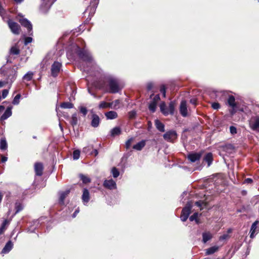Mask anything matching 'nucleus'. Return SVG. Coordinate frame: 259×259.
<instances>
[{"label": "nucleus", "instance_id": "1", "mask_svg": "<svg viewBox=\"0 0 259 259\" xmlns=\"http://www.w3.org/2000/svg\"><path fill=\"white\" fill-rule=\"evenodd\" d=\"M84 45V41L81 38H78L76 43V53L83 61L94 64V59L90 51L85 48Z\"/></svg>", "mask_w": 259, "mask_h": 259}, {"label": "nucleus", "instance_id": "2", "mask_svg": "<svg viewBox=\"0 0 259 259\" xmlns=\"http://www.w3.org/2000/svg\"><path fill=\"white\" fill-rule=\"evenodd\" d=\"M106 79L109 87V93L115 94L121 90L122 87L118 78L109 75L106 77Z\"/></svg>", "mask_w": 259, "mask_h": 259}, {"label": "nucleus", "instance_id": "3", "mask_svg": "<svg viewBox=\"0 0 259 259\" xmlns=\"http://www.w3.org/2000/svg\"><path fill=\"white\" fill-rule=\"evenodd\" d=\"M192 205L190 202H187L186 205L183 208L181 215V220L183 222H185L188 218Z\"/></svg>", "mask_w": 259, "mask_h": 259}, {"label": "nucleus", "instance_id": "4", "mask_svg": "<svg viewBox=\"0 0 259 259\" xmlns=\"http://www.w3.org/2000/svg\"><path fill=\"white\" fill-rule=\"evenodd\" d=\"M62 63L58 61H55L52 65L51 68V74L53 77L58 76L62 68Z\"/></svg>", "mask_w": 259, "mask_h": 259}, {"label": "nucleus", "instance_id": "5", "mask_svg": "<svg viewBox=\"0 0 259 259\" xmlns=\"http://www.w3.org/2000/svg\"><path fill=\"white\" fill-rule=\"evenodd\" d=\"M249 125L252 130L258 131L259 130V116H252L249 120Z\"/></svg>", "mask_w": 259, "mask_h": 259}, {"label": "nucleus", "instance_id": "6", "mask_svg": "<svg viewBox=\"0 0 259 259\" xmlns=\"http://www.w3.org/2000/svg\"><path fill=\"white\" fill-rule=\"evenodd\" d=\"M42 1V4L40 7V10L43 13H46L48 12L49 10L50 9L51 6L56 2L57 0H41Z\"/></svg>", "mask_w": 259, "mask_h": 259}, {"label": "nucleus", "instance_id": "7", "mask_svg": "<svg viewBox=\"0 0 259 259\" xmlns=\"http://www.w3.org/2000/svg\"><path fill=\"white\" fill-rule=\"evenodd\" d=\"M99 3V0H91L90 5L87 8L84 13L89 12V16H93L94 14Z\"/></svg>", "mask_w": 259, "mask_h": 259}, {"label": "nucleus", "instance_id": "8", "mask_svg": "<svg viewBox=\"0 0 259 259\" xmlns=\"http://www.w3.org/2000/svg\"><path fill=\"white\" fill-rule=\"evenodd\" d=\"M164 139L169 142H174L177 138V134L175 131L170 130L166 132L163 136Z\"/></svg>", "mask_w": 259, "mask_h": 259}, {"label": "nucleus", "instance_id": "9", "mask_svg": "<svg viewBox=\"0 0 259 259\" xmlns=\"http://www.w3.org/2000/svg\"><path fill=\"white\" fill-rule=\"evenodd\" d=\"M7 23L11 31L14 34L17 35L20 33V27L17 23L9 19L7 21Z\"/></svg>", "mask_w": 259, "mask_h": 259}, {"label": "nucleus", "instance_id": "10", "mask_svg": "<svg viewBox=\"0 0 259 259\" xmlns=\"http://www.w3.org/2000/svg\"><path fill=\"white\" fill-rule=\"evenodd\" d=\"M227 104L232 108L231 113L234 114L237 112V106L235 102V97L233 95H229L227 99Z\"/></svg>", "mask_w": 259, "mask_h": 259}, {"label": "nucleus", "instance_id": "11", "mask_svg": "<svg viewBox=\"0 0 259 259\" xmlns=\"http://www.w3.org/2000/svg\"><path fill=\"white\" fill-rule=\"evenodd\" d=\"M19 22L22 26L27 29L28 35H32V26L29 21L26 18H22L19 20Z\"/></svg>", "mask_w": 259, "mask_h": 259}, {"label": "nucleus", "instance_id": "12", "mask_svg": "<svg viewBox=\"0 0 259 259\" xmlns=\"http://www.w3.org/2000/svg\"><path fill=\"white\" fill-rule=\"evenodd\" d=\"M258 221H255L251 225L250 230V238H253L259 232Z\"/></svg>", "mask_w": 259, "mask_h": 259}, {"label": "nucleus", "instance_id": "13", "mask_svg": "<svg viewBox=\"0 0 259 259\" xmlns=\"http://www.w3.org/2000/svg\"><path fill=\"white\" fill-rule=\"evenodd\" d=\"M103 185L105 188L109 190L116 189L117 188L116 182L112 179L105 180L103 182Z\"/></svg>", "mask_w": 259, "mask_h": 259}, {"label": "nucleus", "instance_id": "14", "mask_svg": "<svg viewBox=\"0 0 259 259\" xmlns=\"http://www.w3.org/2000/svg\"><path fill=\"white\" fill-rule=\"evenodd\" d=\"M201 157V154L200 153L193 152L189 153L187 155V158L192 162H195L199 160Z\"/></svg>", "mask_w": 259, "mask_h": 259}, {"label": "nucleus", "instance_id": "15", "mask_svg": "<svg viewBox=\"0 0 259 259\" xmlns=\"http://www.w3.org/2000/svg\"><path fill=\"white\" fill-rule=\"evenodd\" d=\"M81 199L83 204L84 205H87V204L90 199V195L89 190L87 188H84L83 189Z\"/></svg>", "mask_w": 259, "mask_h": 259}, {"label": "nucleus", "instance_id": "16", "mask_svg": "<svg viewBox=\"0 0 259 259\" xmlns=\"http://www.w3.org/2000/svg\"><path fill=\"white\" fill-rule=\"evenodd\" d=\"M180 112L183 117H186L188 115L187 103L185 100H183L181 102Z\"/></svg>", "mask_w": 259, "mask_h": 259}, {"label": "nucleus", "instance_id": "17", "mask_svg": "<svg viewBox=\"0 0 259 259\" xmlns=\"http://www.w3.org/2000/svg\"><path fill=\"white\" fill-rule=\"evenodd\" d=\"M39 220H34L32 222L30 223V225L27 228V232L29 233L34 232L35 230L39 225Z\"/></svg>", "mask_w": 259, "mask_h": 259}, {"label": "nucleus", "instance_id": "18", "mask_svg": "<svg viewBox=\"0 0 259 259\" xmlns=\"http://www.w3.org/2000/svg\"><path fill=\"white\" fill-rule=\"evenodd\" d=\"M70 191L69 189H67L65 191H61L59 192V203L61 205L64 204V200L66 196L69 194Z\"/></svg>", "mask_w": 259, "mask_h": 259}, {"label": "nucleus", "instance_id": "19", "mask_svg": "<svg viewBox=\"0 0 259 259\" xmlns=\"http://www.w3.org/2000/svg\"><path fill=\"white\" fill-rule=\"evenodd\" d=\"M43 169L44 167L41 163H35L34 165V170L36 176H41L42 175Z\"/></svg>", "mask_w": 259, "mask_h": 259}, {"label": "nucleus", "instance_id": "20", "mask_svg": "<svg viewBox=\"0 0 259 259\" xmlns=\"http://www.w3.org/2000/svg\"><path fill=\"white\" fill-rule=\"evenodd\" d=\"M100 122V119L99 116L96 114L92 115L91 125L94 127H97L99 126Z\"/></svg>", "mask_w": 259, "mask_h": 259}, {"label": "nucleus", "instance_id": "21", "mask_svg": "<svg viewBox=\"0 0 259 259\" xmlns=\"http://www.w3.org/2000/svg\"><path fill=\"white\" fill-rule=\"evenodd\" d=\"M12 106L7 107V108L5 110L4 114L1 117V119H0L1 120H2V121L5 120L7 119V118H8L9 117H10L12 115Z\"/></svg>", "mask_w": 259, "mask_h": 259}, {"label": "nucleus", "instance_id": "22", "mask_svg": "<svg viewBox=\"0 0 259 259\" xmlns=\"http://www.w3.org/2000/svg\"><path fill=\"white\" fill-rule=\"evenodd\" d=\"M17 76V71L14 69H11L10 70V74L8 75L7 78V83H12L16 79Z\"/></svg>", "mask_w": 259, "mask_h": 259}, {"label": "nucleus", "instance_id": "23", "mask_svg": "<svg viewBox=\"0 0 259 259\" xmlns=\"http://www.w3.org/2000/svg\"><path fill=\"white\" fill-rule=\"evenodd\" d=\"M13 247V244L12 242L10 240L5 245L3 250H2V253L6 254L9 252Z\"/></svg>", "mask_w": 259, "mask_h": 259}, {"label": "nucleus", "instance_id": "24", "mask_svg": "<svg viewBox=\"0 0 259 259\" xmlns=\"http://www.w3.org/2000/svg\"><path fill=\"white\" fill-rule=\"evenodd\" d=\"M203 161H205L207 163L208 167L211 164L212 161L213 160L212 153L210 152L207 153L203 157Z\"/></svg>", "mask_w": 259, "mask_h": 259}, {"label": "nucleus", "instance_id": "25", "mask_svg": "<svg viewBox=\"0 0 259 259\" xmlns=\"http://www.w3.org/2000/svg\"><path fill=\"white\" fill-rule=\"evenodd\" d=\"M202 242L204 243H206L208 241L211 240L212 238V235L209 232H203L202 234Z\"/></svg>", "mask_w": 259, "mask_h": 259}, {"label": "nucleus", "instance_id": "26", "mask_svg": "<svg viewBox=\"0 0 259 259\" xmlns=\"http://www.w3.org/2000/svg\"><path fill=\"white\" fill-rule=\"evenodd\" d=\"M105 115L107 119H114L118 116L117 112L114 111L107 112L105 113Z\"/></svg>", "mask_w": 259, "mask_h": 259}, {"label": "nucleus", "instance_id": "27", "mask_svg": "<svg viewBox=\"0 0 259 259\" xmlns=\"http://www.w3.org/2000/svg\"><path fill=\"white\" fill-rule=\"evenodd\" d=\"M145 145L146 141L143 140L134 145L133 146V149L138 151H140L145 147Z\"/></svg>", "mask_w": 259, "mask_h": 259}, {"label": "nucleus", "instance_id": "28", "mask_svg": "<svg viewBox=\"0 0 259 259\" xmlns=\"http://www.w3.org/2000/svg\"><path fill=\"white\" fill-rule=\"evenodd\" d=\"M155 125L156 128L161 132H164L165 131L164 125L158 119L155 120Z\"/></svg>", "mask_w": 259, "mask_h": 259}, {"label": "nucleus", "instance_id": "29", "mask_svg": "<svg viewBox=\"0 0 259 259\" xmlns=\"http://www.w3.org/2000/svg\"><path fill=\"white\" fill-rule=\"evenodd\" d=\"M121 130L120 127L118 126H116L113 128L110 131V135L111 137H115L116 136L119 135L121 134Z\"/></svg>", "mask_w": 259, "mask_h": 259}, {"label": "nucleus", "instance_id": "30", "mask_svg": "<svg viewBox=\"0 0 259 259\" xmlns=\"http://www.w3.org/2000/svg\"><path fill=\"white\" fill-rule=\"evenodd\" d=\"M219 247L218 246H213L206 249V254L210 255L217 252L219 250Z\"/></svg>", "mask_w": 259, "mask_h": 259}, {"label": "nucleus", "instance_id": "31", "mask_svg": "<svg viewBox=\"0 0 259 259\" xmlns=\"http://www.w3.org/2000/svg\"><path fill=\"white\" fill-rule=\"evenodd\" d=\"M9 224V221L8 220L6 219L4 221L0 227V235L3 234L5 232Z\"/></svg>", "mask_w": 259, "mask_h": 259}, {"label": "nucleus", "instance_id": "32", "mask_svg": "<svg viewBox=\"0 0 259 259\" xmlns=\"http://www.w3.org/2000/svg\"><path fill=\"white\" fill-rule=\"evenodd\" d=\"M175 102L171 101L168 105V107L167 108L168 110V114L174 115L175 112Z\"/></svg>", "mask_w": 259, "mask_h": 259}, {"label": "nucleus", "instance_id": "33", "mask_svg": "<svg viewBox=\"0 0 259 259\" xmlns=\"http://www.w3.org/2000/svg\"><path fill=\"white\" fill-rule=\"evenodd\" d=\"M34 73L32 71H28L23 77V79L26 81H30L33 77Z\"/></svg>", "mask_w": 259, "mask_h": 259}, {"label": "nucleus", "instance_id": "34", "mask_svg": "<svg viewBox=\"0 0 259 259\" xmlns=\"http://www.w3.org/2000/svg\"><path fill=\"white\" fill-rule=\"evenodd\" d=\"M8 145L6 140L5 138H2L0 140V149L2 150H5L7 149Z\"/></svg>", "mask_w": 259, "mask_h": 259}, {"label": "nucleus", "instance_id": "35", "mask_svg": "<svg viewBox=\"0 0 259 259\" xmlns=\"http://www.w3.org/2000/svg\"><path fill=\"white\" fill-rule=\"evenodd\" d=\"M160 109L161 112L165 116L168 115V110L166 108L165 104L164 102H162L160 105Z\"/></svg>", "mask_w": 259, "mask_h": 259}, {"label": "nucleus", "instance_id": "36", "mask_svg": "<svg viewBox=\"0 0 259 259\" xmlns=\"http://www.w3.org/2000/svg\"><path fill=\"white\" fill-rule=\"evenodd\" d=\"M62 108L64 109H71L73 107V104L70 102H63L60 105Z\"/></svg>", "mask_w": 259, "mask_h": 259}, {"label": "nucleus", "instance_id": "37", "mask_svg": "<svg viewBox=\"0 0 259 259\" xmlns=\"http://www.w3.org/2000/svg\"><path fill=\"white\" fill-rule=\"evenodd\" d=\"M93 149V146L90 145L85 147L83 148L82 152L87 154L90 155L92 152V149Z\"/></svg>", "mask_w": 259, "mask_h": 259}, {"label": "nucleus", "instance_id": "38", "mask_svg": "<svg viewBox=\"0 0 259 259\" xmlns=\"http://www.w3.org/2000/svg\"><path fill=\"white\" fill-rule=\"evenodd\" d=\"M79 177L84 184H88L91 182V179L85 175L80 174Z\"/></svg>", "mask_w": 259, "mask_h": 259}, {"label": "nucleus", "instance_id": "39", "mask_svg": "<svg viewBox=\"0 0 259 259\" xmlns=\"http://www.w3.org/2000/svg\"><path fill=\"white\" fill-rule=\"evenodd\" d=\"M156 107H157V104L151 101L149 103L148 107H149V110L153 113L156 111Z\"/></svg>", "mask_w": 259, "mask_h": 259}, {"label": "nucleus", "instance_id": "40", "mask_svg": "<svg viewBox=\"0 0 259 259\" xmlns=\"http://www.w3.org/2000/svg\"><path fill=\"white\" fill-rule=\"evenodd\" d=\"M111 172L114 178H116L119 176V171L115 167L112 168Z\"/></svg>", "mask_w": 259, "mask_h": 259}, {"label": "nucleus", "instance_id": "41", "mask_svg": "<svg viewBox=\"0 0 259 259\" xmlns=\"http://www.w3.org/2000/svg\"><path fill=\"white\" fill-rule=\"evenodd\" d=\"M23 205L21 203H20L19 202H16L15 203V209H16L15 213H18L19 212L21 211L23 209Z\"/></svg>", "mask_w": 259, "mask_h": 259}, {"label": "nucleus", "instance_id": "42", "mask_svg": "<svg viewBox=\"0 0 259 259\" xmlns=\"http://www.w3.org/2000/svg\"><path fill=\"white\" fill-rule=\"evenodd\" d=\"M78 121L77 115L76 113H74L72 115L71 123L72 125H76Z\"/></svg>", "mask_w": 259, "mask_h": 259}, {"label": "nucleus", "instance_id": "43", "mask_svg": "<svg viewBox=\"0 0 259 259\" xmlns=\"http://www.w3.org/2000/svg\"><path fill=\"white\" fill-rule=\"evenodd\" d=\"M198 215V213L195 212L190 217L189 220L191 222L195 221L197 224H199V221H198V220L197 219Z\"/></svg>", "mask_w": 259, "mask_h": 259}, {"label": "nucleus", "instance_id": "44", "mask_svg": "<svg viewBox=\"0 0 259 259\" xmlns=\"http://www.w3.org/2000/svg\"><path fill=\"white\" fill-rule=\"evenodd\" d=\"M21 97L20 94H17L14 98L12 103L14 105H18L20 102V99Z\"/></svg>", "mask_w": 259, "mask_h": 259}, {"label": "nucleus", "instance_id": "45", "mask_svg": "<svg viewBox=\"0 0 259 259\" xmlns=\"http://www.w3.org/2000/svg\"><path fill=\"white\" fill-rule=\"evenodd\" d=\"M10 53L13 55H18L20 53V51L16 47H13L10 50Z\"/></svg>", "mask_w": 259, "mask_h": 259}, {"label": "nucleus", "instance_id": "46", "mask_svg": "<svg viewBox=\"0 0 259 259\" xmlns=\"http://www.w3.org/2000/svg\"><path fill=\"white\" fill-rule=\"evenodd\" d=\"M80 156V151L76 150L73 151V158L74 160H77Z\"/></svg>", "mask_w": 259, "mask_h": 259}, {"label": "nucleus", "instance_id": "47", "mask_svg": "<svg viewBox=\"0 0 259 259\" xmlns=\"http://www.w3.org/2000/svg\"><path fill=\"white\" fill-rule=\"evenodd\" d=\"M79 109L80 113L82 114L83 116H85L88 113V110L87 108L83 106H80Z\"/></svg>", "mask_w": 259, "mask_h": 259}, {"label": "nucleus", "instance_id": "48", "mask_svg": "<svg viewBox=\"0 0 259 259\" xmlns=\"http://www.w3.org/2000/svg\"><path fill=\"white\" fill-rule=\"evenodd\" d=\"M137 115V112L135 110H132L128 112V117L130 119L134 118Z\"/></svg>", "mask_w": 259, "mask_h": 259}, {"label": "nucleus", "instance_id": "49", "mask_svg": "<svg viewBox=\"0 0 259 259\" xmlns=\"http://www.w3.org/2000/svg\"><path fill=\"white\" fill-rule=\"evenodd\" d=\"M109 107V104L106 102H101L99 104L100 108H106Z\"/></svg>", "mask_w": 259, "mask_h": 259}, {"label": "nucleus", "instance_id": "50", "mask_svg": "<svg viewBox=\"0 0 259 259\" xmlns=\"http://www.w3.org/2000/svg\"><path fill=\"white\" fill-rule=\"evenodd\" d=\"M160 92L162 94L163 97H165L166 88L164 85H162L160 88Z\"/></svg>", "mask_w": 259, "mask_h": 259}, {"label": "nucleus", "instance_id": "51", "mask_svg": "<svg viewBox=\"0 0 259 259\" xmlns=\"http://www.w3.org/2000/svg\"><path fill=\"white\" fill-rule=\"evenodd\" d=\"M32 41V38L31 37H26L24 40V45H27L29 43H31Z\"/></svg>", "mask_w": 259, "mask_h": 259}, {"label": "nucleus", "instance_id": "52", "mask_svg": "<svg viewBox=\"0 0 259 259\" xmlns=\"http://www.w3.org/2000/svg\"><path fill=\"white\" fill-rule=\"evenodd\" d=\"M230 132L232 135H234L237 133V128L234 126H231L230 127Z\"/></svg>", "mask_w": 259, "mask_h": 259}, {"label": "nucleus", "instance_id": "53", "mask_svg": "<svg viewBox=\"0 0 259 259\" xmlns=\"http://www.w3.org/2000/svg\"><path fill=\"white\" fill-rule=\"evenodd\" d=\"M211 107L213 109L217 110L220 108V105L218 103L214 102L212 103Z\"/></svg>", "mask_w": 259, "mask_h": 259}, {"label": "nucleus", "instance_id": "54", "mask_svg": "<svg viewBox=\"0 0 259 259\" xmlns=\"http://www.w3.org/2000/svg\"><path fill=\"white\" fill-rule=\"evenodd\" d=\"M133 140V138H131L129 139L127 141H126V142L125 143V146L127 149H128L130 147Z\"/></svg>", "mask_w": 259, "mask_h": 259}, {"label": "nucleus", "instance_id": "55", "mask_svg": "<svg viewBox=\"0 0 259 259\" xmlns=\"http://www.w3.org/2000/svg\"><path fill=\"white\" fill-rule=\"evenodd\" d=\"M160 96L159 94H157L154 96L152 101L157 104L158 102L160 100Z\"/></svg>", "mask_w": 259, "mask_h": 259}, {"label": "nucleus", "instance_id": "56", "mask_svg": "<svg viewBox=\"0 0 259 259\" xmlns=\"http://www.w3.org/2000/svg\"><path fill=\"white\" fill-rule=\"evenodd\" d=\"M9 91L8 90H4L2 91V99H5L8 95Z\"/></svg>", "mask_w": 259, "mask_h": 259}, {"label": "nucleus", "instance_id": "57", "mask_svg": "<svg viewBox=\"0 0 259 259\" xmlns=\"http://www.w3.org/2000/svg\"><path fill=\"white\" fill-rule=\"evenodd\" d=\"M98 154V151L97 149H92V152L91 153V155H94L96 156Z\"/></svg>", "mask_w": 259, "mask_h": 259}, {"label": "nucleus", "instance_id": "58", "mask_svg": "<svg viewBox=\"0 0 259 259\" xmlns=\"http://www.w3.org/2000/svg\"><path fill=\"white\" fill-rule=\"evenodd\" d=\"M253 182L251 178H247L244 180V183L245 184H251Z\"/></svg>", "mask_w": 259, "mask_h": 259}, {"label": "nucleus", "instance_id": "59", "mask_svg": "<svg viewBox=\"0 0 259 259\" xmlns=\"http://www.w3.org/2000/svg\"><path fill=\"white\" fill-rule=\"evenodd\" d=\"M153 88V83L149 82L147 84V89L148 91H150Z\"/></svg>", "mask_w": 259, "mask_h": 259}, {"label": "nucleus", "instance_id": "60", "mask_svg": "<svg viewBox=\"0 0 259 259\" xmlns=\"http://www.w3.org/2000/svg\"><path fill=\"white\" fill-rule=\"evenodd\" d=\"M79 208H77L75 210V211L74 212V213L72 214V217L73 218H74L76 217V215L78 214V213L79 212Z\"/></svg>", "mask_w": 259, "mask_h": 259}, {"label": "nucleus", "instance_id": "61", "mask_svg": "<svg viewBox=\"0 0 259 259\" xmlns=\"http://www.w3.org/2000/svg\"><path fill=\"white\" fill-rule=\"evenodd\" d=\"M8 160V157L4 156H2L1 161L3 163L6 162Z\"/></svg>", "mask_w": 259, "mask_h": 259}, {"label": "nucleus", "instance_id": "62", "mask_svg": "<svg viewBox=\"0 0 259 259\" xmlns=\"http://www.w3.org/2000/svg\"><path fill=\"white\" fill-rule=\"evenodd\" d=\"M227 237H228V235L224 234V235L220 236V240H223L226 239Z\"/></svg>", "mask_w": 259, "mask_h": 259}, {"label": "nucleus", "instance_id": "63", "mask_svg": "<svg viewBox=\"0 0 259 259\" xmlns=\"http://www.w3.org/2000/svg\"><path fill=\"white\" fill-rule=\"evenodd\" d=\"M82 27L81 25H80L79 27H78L77 29H75V30L73 31V33L74 34H75V31L76 32H80L81 30V27Z\"/></svg>", "mask_w": 259, "mask_h": 259}, {"label": "nucleus", "instance_id": "64", "mask_svg": "<svg viewBox=\"0 0 259 259\" xmlns=\"http://www.w3.org/2000/svg\"><path fill=\"white\" fill-rule=\"evenodd\" d=\"M190 103L193 105L196 104V100L195 99H191L190 101Z\"/></svg>", "mask_w": 259, "mask_h": 259}]
</instances>
